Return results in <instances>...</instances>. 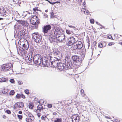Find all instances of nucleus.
Masks as SVG:
<instances>
[{
	"label": "nucleus",
	"mask_w": 122,
	"mask_h": 122,
	"mask_svg": "<svg viewBox=\"0 0 122 122\" xmlns=\"http://www.w3.org/2000/svg\"><path fill=\"white\" fill-rule=\"evenodd\" d=\"M18 44L20 46H22V48L24 50L28 49L29 48V44L26 39H20L18 41Z\"/></svg>",
	"instance_id": "1"
},
{
	"label": "nucleus",
	"mask_w": 122,
	"mask_h": 122,
	"mask_svg": "<svg viewBox=\"0 0 122 122\" xmlns=\"http://www.w3.org/2000/svg\"><path fill=\"white\" fill-rule=\"evenodd\" d=\"M41 36L38 32L34 33L32 34V38L37 43H39L41 41Z\"/></svg>",
	"instance_id": "2"
},
{
	"label": "nucleus",
	"mask_w": 122,
	"mask_h": 122,
	"mask_svg": "<svg viewBox=\"0 0 122 122\" xmlns=\"http://www.w3.org/2000/svg\"><path fill=\"white\" fill-rule=\"evenodd\" d=\"M51 55V54H49L47 56V59L50 60L51 66L52 67L56 68L58 66V61L57 60H54Z\"/></svg>",
	"instance_id": "3"
},
{
	"label": "nucleus",
	"mask_w": 122,
	"mask_h": 122,
	"mask_svg": "<svg viewBox=\"0 0 122 122\" xmlns=\"http://www.w3.org/2000/svg\"><path fill=\"white\" fill-rule=\"evenodd\" d=\"M54 28L55 30L54 35H53L54 39H55V37L63 33V31L60 28L55 26L54 27Z\"/></svg>",
	"instance_id": "4"
},
{
	"label": "nucleus",
	"mask_w": 122,
	"mask_h": 122,
	"mask_svg": "<svg viewBox=\"0 0 122 122\" xmlns=\"http://www.w3.org/2000/svg\"><path fill=\"white\" fill-rule=\"evenodd\" d=\"M33 61L36 64L38 65L41 64L42 61V59L40 55H36L33 57Z\"/></svg>",
	"instance_id": "5"
},
{
	"label": "nucleus",
	"mask_w": 122,
	"mask_h": 122,
	"mask_svg": "<svg viewBox=\"0 0 122 122\" xmlns=\"http://www.w3.org/2000/svg\"><path fill=\"white\" fill-rule=\"evenodd\" d=\"M12 66L11 63H8L3 64L2 66L1 67L3 70L4 71L6 72L11 70Z\"/></svg>",
	"instance_id": "6"
},
{
	"label": "nucleus",
	"mask_w": 122,
	"mask_h": 122,
	"mask_svg": "<svg viewBox=\"0 0 122 122\" xmlns=\"http://www.w3.org/2000/svg\"><path fill=\"white\" fill-rule=\"evenodd\" d=\"M72 59L73 63L76 66H78L80 64V62L79 61V58L77 56H74L72 57Z\"/></svg>",
	"instance_id": "7"
},
{
	"label": "nucleus",
	"mask_w": 122,
	"mask_h": 122,
	"mask_svg": "<svg viewBox=\"0 0 122 122\" xmlns=\"http://www.w3.org/2000/svg\"><path fill=\"white\" fill-rule=\"evenodd\" d=\"M80 120V117L77 114L73 115L70 118V121L71 122H79Z\"/></svg>",
	"instance_id": "8"
},
{
	"label": "nucleus",
	"mask_w": 122,
	"mask_h": 122,
	"mask_svg": "<svg viewBox=\"0 0 122 122\" xmlns=\"http://www.w3.org/2000/svg\"><path fill=\"white\" fill-rule=\"evenodd\" d=\"M70 56H66L65 57V59L66 62V61H67L66 63V69H70L72 68V62L70 60H68V59L70 58Z\"/></svg>",
	"instance_id": "9"
},
{
	"label": "nucleus",
	"mask_w": 122,
	"mask_h": 122,
	"mask_svg": "<svg viewBox=\"0 0 122 122\" xmlns=\"http://www.w3.org/2000/svg\"><path fill=\"white\" fill-rule=\"evenodd\" d=\"M51 27L49 25H44L42 28V32L45 34L47 33L50 31Z\"/></svg>",
	"instance_id": "10"
},
{
	"label": "nucleus",
	"mask_w": 122,
	"mask_h": 122,
	"mask_svg": "<svg viewBox=\"0 0 122 122\" xmlns=\"http://www.w3.org/2000/svg\"><path fill=\"white\" fill-rule=\"evenodd\" d=\"M59 41L63 42L65 41V36L63 33L55 38Z\"/></svg>",
	"instance_id": "11"
},
{
	"label": "nucleus",
	"mask_w": 122,
	"mask_h": 122,
	"mask_svg": "<svg viewBox=\"0 0 122 122\" xmlns=\"http://www.w3.org/2000/svg\"><path fill=\"white\" fill-rule=\"evenodd\" d=\"M75 39L73 37H71L68 38L67 40V44L68 46H71L75 42Z\"/></svg>",
	"instance_id": "12"
},
{
	"label": "nucleus",
	"mask_w": 122,
	"mask_h": 122,
	"mask_svg": "<svg viewBox=\"0 0 122 122\" xmlns=\"http://www.w3.org/2000/svg\"><path fill=\"white\" fill-rule=\"evenodd\" d=\"M24 106V103L22 102H18L15 103L14 106V108L18 109L20 108L23 107Z\"/></svg>",
	"instance_id": "13"
},
{
	"label": "nucleus",
	"mask_w": 122,
	"mask_h": 122,
	"mask_svg": "<svg viewBox=\"0 0 122 122\" xmlns=\"http://www.w3.org/2000/svg\"><path fill=\"white\" fill-rule=\"evenodd\" d=\"M40 22V20L36 15H34L31 18V23H37L38 22Z\"/></svg>",
	"instance_id": "14"
},
{
	"label": "nucleus",
	"mask_w": 122,
	"mask_h": 122,
	"mask_svg": "<svg viewBox=\"0 0 122 122\" xmlns=\"http://www.w3.org/2000/svg\"><path fill=\"white\" fill-rule=\"evenodd\" d=\"M57 67L61 71L64 69L67 70L66 64L62 63L59 62L58 64Z\"/></svg>",
	"instance_id": "15"
},
{
	"label": "nucleus",
	"mask_w": 122,
	"mask_h": 122,
	"mask_svg": "<svg viewBox=\"0 0 122 122\" xmlns=\"http://www.w3.org/2000/svg\"><path fill=\"white\" fill-rule=\"evenodd\" d=\"M55 56H56V60L61 61L62 58V55L61 54L59 51L55 52L54 53Z\"/></svg>",
	"instance_id": "16"
},
{
	"label": "nucleus",
	"mask_w": 122,
	"mask_h": 122,
	"mask_svg": "<svg viewBox=\"0 0 122 122\" xmlns=\"http://www.w3.org/2000/svg\"><path fill=\"white\" fill-rule=\"evenodd\" d=\"M35 118L31 114L28 115V117L26 118V121L27 122H33Z\"/></svg>",
	"instance_id": "17"
},
{
	"label": "nucleus",
	"mask_w": 122,
	"mask_h": 122,
	"mask_svg": "<svg viewBox=\"0 0 122 122\" xmlns=\"http://www.w3.org/2000/svg\"><path fill=\"white\" fill-rule=\"evenodd\" d=\"M6 11L4 8L3 6L0 7V15L4 16L6 14Z\"/></svg>",
	"instance_id": "18"
},
{
	"label": "nucleus",
	"mask_w": 122,
	"mask_h": 122,
	"mask_svg": "<svg viewBox=\"0 0 122 122\" xmlns=\"http://www.w3.org/2000/svg\"><path fill=\"white\" fill-rule=\"evenodd\" d=\"M17 21L19 24H21L24 26L27 27L29 25L27 21L24 20H18Z\"/></svg>",
	"instance_id": "19"
},
{
	"label": "nucleus",
	"mask_w": 122,
	"mask_h": 122,
	"mask_svg": "<svg viewBox=\"0 0 122 122\" xmlns=\"http://www.w3.org/2000/svg\"><path fill=\"white\" fill-rule=\"evenodd\" d=\"M40 23V22H38L37 23H31V28L32 29H37Z\"/></svg>",
	"instance_id": "20"
},
{
	"label": "nucleus",
	"mask_w": 122,
	"mask_h": 122,
	"mask_svg": "<svg viewBox=\"0 0 122 122\" xmlns=\"http://www.w3.org/2000/svg\"><path fill=\"white\" fill-rule=\"evenodd\" d=\"M76 45L77 46L78 49H81L83 46L82 42L81 41L77 42L76 43Z\"/></svg>",
	"instance_id": "21"
},
{
	"label": "nucleus",
	"mask_w": 122,
	"mask_h": 122,
	"mask_svg": "<svg viewBox=\"0 0 122 122\" xmlns=\"http://www.w3.org/2000/svg\"><path fill=\"white\" fill-rule=\"evenodd\" d=\"M42 109H43V107L41 105H39L37 107V109L36 110V112H40Z\"/></svg>",
	"instance_id": "22"
},
{
	"label": "nucleus",
	"mask_w": 122,
	"mask_h": 122,
	"mask_svg": "<svg viewBox=\"0 0 122 122\" xmlns=\"http://www.w3.org/2000/svg\"><path fill=\"white\" fill-rule=\"evenodd\" d=\"M20 39H25V32L23 31L21 32L20 34Z\"/></svg>",
	"instance_id": "23"
},
{
	"label": "nucleus",
	"mask_w": 122,
	"mask_h": 122,
	"mask_svg": "<svg viewBox=\"0 0 122 122\" xmlns=\"http://www.w3.org/2000/svg\"><path fill=\"white\" fill-rule=\"evenodd\" d=\"M50 63V61H48V60L46 63V64L44 61H42V64L43 65L45 66L48 67L51 65Z\"/></svg>",
	"instance_id": "24"
},
{
	"label": "nucleus",
	"mask_w": 122,
	"mask_h": 122,
	"mask_svg": "<svg viewBox=\"0 0 122 122\" xmlns=\"http://www.w3.org/2000/svg\"><path fill=\"white\" fill-rule=\"evenodd\" d=\"M8 81L7 79L4 77L0 78V82H4L7 81Z\"/></svg>",
	"instance_id": "25"
},
{
	"label": "nucleus",
	"mask_w": 122,
	"mask_h": 122,
	"mask_svg": "<svg viewBox=\"0 0 122 122\" xmlns=\"http://www.w3.org/2000/svg\"><path fill=\"white\" fill-rule=\"evenodd\" d=\"M29 107L30 109H32L34 107L33 104V103L30 102L29 104Z\"/></svg>",
	"instance_id": "26"
},
{
	"label": "nucleus",
	"mask_w": 122,
	"mask_h": 122,
	"mask_svg": "<svg viewBox=\"0 0 122 122\" xmlns=\"http://www.w3.org/2000/svg\"><path fill=\"white\" fill-rule=\"evenodd\" d=\"M62 119L61 118H57L54 121V122H62Z\"/></svg>",
	"instance_id": "27"
},
{
	"label": "nucleus",
	"mask_w": 122,
	"mask_h": 122,
	"mask_svg": "<svg viewBox=\"0 0 122 122\" xmlns=\"http://www.w3.org/2000/svg\"><path fill=\"white\" fill-rule=\"evenodd\" d=\"M30 56L29 55V57L28 58V59L29 61H30V62H31V61H32V52H30Z\"/></svg>",
	"instance_id": "28"
},
{
	"label": "nucleus",
	"mask_w": 122,
	"mask_h": 122,
	"mask_svg": "<svg viewBox=\"0 0 122 122\" xmlns=\"http://www.w3.org/2000/svg\"><path fill=\"white\" fill-rule=\"evenodd\" d=\"M44 100L43 99H41L40 100L38 101H37V102L41 104H43L44 103Z\"/></svg>",
	"instance_id": "29"
},
{
	"label": "nucleus",
	"mask_w": 122,
	"mask_h": 122,
	"mask_svg": "<svg viewBox=\"0 0 122 122\" xmlns=\"http://www.w3.org/2000/svg\"><path fill=\"white\" fill-rule=\"evenodd\" d=\"M80 93L82 97H83L85 96V94L84 90L83 89H81L80 90Z\"/></svg>",
	"instance_id": "30"
},
{
	"label": "nucleus",
	"mask_w": 122,
	"mask_h": 122,
	"mask_svg": "<svg viewBox=\"0 0 122 122\" xmlns=\"http://www.w3.org/2000/svg\"><path fill=\"white\" fill-rule=\"evenodd\" d=\"M98 47L100 48H102L103 47V43L101 42H100L99 43L98 46Z\"/></svg>",
	"instance_id": "31"
},
{
	"label": "nucleus",
	"mask_w": 122,
	"mask_h": 122,
	"mask_svg": "<svg viewBox=\"0 0 122 122\" xmlns=\"http://www.w3.org/2000/svg\"><path fill=\"white\" fill-rule=\"evenodd\" d=\"M15 93V92L14 90H12L10 91L9 93L10 95H13Z\"/></svg>",
	"instance_id": "32"
},
{
	"label": "nucleus",
	"mask_w": 122,
	"mask_h": 122,
	"mask_svg": "<svg viewBox=\"0 0 122 122\" xmlns=\"http://www.w3.org/2000/svg\"><path fill=\"white\" fill-rule=\"evenodd\" d=\"M5 112L9 114H10L11 113V111L10 110L8 109H7L6 110H5Z\"/></svg>",
	"instance_id": "33"
},
{
	"label": "nucleus",
	"mask_w": 122,
	"mask_h": 122,
	"mask_svg": "<svg viewBox=\"0 0 122 122\" xmlns=\"http://www.w3.org/2000/svg\"><path fill=\"white\" fill-rule=\"evenodd\" d=\"M66 33L68 35H70L71 34L72 31L66 29Z\"/></svg>",
	"instance_id": "34"
},
{
	"label": "nucleus",
	"mask_w": 122,
	"mask_h": 122,
	"mask_svg": "<svg viewBox=\"0 0 122 122\" xmlns=\"http://www.w3.org/2000/svg\"><path fill=\"white\" fill-rule=\"evenodd\" d=\"M72 49L74 50H76L77 49H78L77 46L76 44L73 46H72Z\"/></svg>",
	"instance_id": "35"
},
{
	"label": "nucleus",
	"mask_w": 122,
	"mask_h": 122,
	"mask_svg": "<svg viewBox=\"0 0 122 122\" xmlns=\"http://www.w3.org/2000/svg\"><path fill=\"white\" fill-rule=\"evenodd\" d=\"M24 92L27 95H29L30 94L29 90V89H26L24 90Z\"/></svg>",
	"instance_id": "36"
},
{
	"label": "nucleus",
	"mask_w": 122,
	"mask_h": 122,
	"mask_svg": "<svg viewBox=\"0 0 122 122\" xmlns=\"http://www.w3.org/2000/svg\"><path fill=\"white\" fill-rule=\"evenodd\" d=\"M85 52L84 51H83L81 52L80 54L81 56L82 57H84L85 55Z\"/></svg>",
	"instance_id": "37"
},
{
	"label": "nucleus",
	"mask_w": 122,
	"mask_h": 122,
	"mask_svg": "<svg viewBox=\"0 0 122 122\" xmlns=\"http://www.w3.org/2000/svg\"><path fill=\"white\" fill-rule=\"evenodd\" d=\"M107 38H108L109 39H110L113 40H116V39L115 38H114V39H113L111 35H110L109 36H108L107 37Z\"/></svg>",
	"instance_id": "38"
},
{
	"label": "nucleus",
	"mask_w": 122,
	"mask_h": 122,
	"mask_svg": "<svg viewBox=\"0 0 122 122\" xmlns=\"http://www.w3.org/2000/svg\"><path fill=\"white\" fill-rule=\"evenodd\" d=\"M16 97L17 99H20L21 97V94H17L16 96Z\"/></svg>",
	"instance_id": "39"
},
{
	"label": "nucleus",
	"mask_w": 122,
	"mask_h": 122,
	"mask_svg": "<svg viewBox=\"0 0 122 122\" xmlns=\"http://www.w3.org/2000/svg\"><path fill=\"white\" fill-rule=\"evenodd\" d=\"M4 91L3 92L4 93H6L8 92V90L6 88H4L3 89Z\"/></svg>",
	"instance_id": "40"
},
{
	"label": "nucleus",
	"mask_w": 122,
	"mask_h": 122,
	"mask_svg": "<svg viewBox=\"0 0 122 122\" xmlns=\"http://www.w3.org/2000/svg\"><path fill=\"white\" fill-rule=\"evenodd\" d=\"M90 22L92 24H94V20L92 19H91L90 20Z\"/></svg>",
	"instance_id": "41"
},
{
	"label": "nucleus",
	"mask_w": 122,
	"mask_h": 122,
	"mask_svg": "<svg viewBox=\"0 0 122 122\" xmlns=\"http://www.w3.org/2000/svg\"><path fill=\"white\" fill-rule=\"evenodd\" d=\"M52 107V105L51 104H50L47 105V107L49 108H51Z\"/></svg>",
	"instance_id": "42"
},
{
	"label": "nucleus",
	"mask_w": 122,
	"mask_h": 122,
	"mask_svg": "<svg viewBox=\"0 0 122 122\" xmlns=\"http://www.w3.org/2000/svg\"><path fill=\"white\" fill-rule=\"evenodd\" d=\"M10 81L12 83H14L15 81L13 79H11L10 80Z\"/></svg>",
	"instance_id": "43"
},
{
	"label": "nucleus",
	"mask_w": 122,
	"mask_h": 122,
	"mask_svg": "<svg viewBox=\"0 0 122 122\" xmlns=\"http://www.w3.org/2000/svg\"><path fill=\"white\" fill-rule=\"evenodd\" d=\"M17 117L18 118L20 119H21L23 117L22 116L20 115H18Z\"/></svg>",
	"instance_id": "44"
},
{
	"label": "nucleus",
	"mask_w": 122,
	"mask_h": 122,
	"mask_svg": "<svg viewBox=\"0 0 122 122\" xmlns=\"http://www.w3.org/2000/svg\"><path fill=\"white\" fill-rule=\"evenodd\" d=\"M60 2L59 1H57L56 2H51V5H54L56 3H60Z\"/></svg>",
	"instance_id": "45"
},
{
	"label": "nucleus",
	"mask_w": 122,
	"mask_h": 122,
	"mask_svg": "<svg viewBox=\"0 0 122 122\" xmlns=\"http://www.w3.org/2000/svg\"><path fill=\"white\" fill-rule=\"evenodd\" d=\"M36 112L37 113V115L39 117H40L41 115V114L39 112Z\"/></svg>",
	"instance_id": "46"
},
{
	"label": "nucleus",
	"mask_w": 122,
	"mask_h": 122,
	"mask_svg": "<svg viewBox=\"0 0 122 122\" xmlns=\"http://www.w3.org/2000/svg\"><path fill=\"white\" fill-rule=\"evenodd\" d=\"M51 15V17H54V12L53 11H52V12H51L50 14Z\"/></svg>",
	"instance_id": "47"
},
{
	"label": "nucleus",
	"mask_w": 122,
	"mask_h": 122,
	"mask_svg": "<svg viewBox=\"0 0 122 122\" xmlns=\"http://www.w3.org/2000/svg\"><path fill=\"white\" fill-rule=\"evenodd\" d=\"M114 43L113 42H110L109 43L108 45L109 46H111L114 45Z\"/></svg>",
	"instance_id": "48"
},
{
	"label": "nucleus",
	"mask_w": 122,
	"mask_h": 122,
	"mask_svg": "<svg viewBox=\"0 0 122 122\" xmlns=\"http://www.w3.org/2000/svg\"><path fill=\"white\" fill-rule=\"evenodd\" d=\"M21 97L23 99H25V96L23 94H21Z\"/></svg>",
	"instance_id": "49"
},
{
	"label": "nucleus",
	"mask_w": 122,
	"mask_h": 122,
	"mask_svg": "<svg viewBox=\"0 0 122 122\" xmlns=\"http://www.w3.org/2000/svg\"><path fill=\"white\" fill-rule=\"evenodd\" d=\"M97 42L96 41H94L93 44V45L94 46H95L96 45Z\"/></svg>",
	"instance_id": "50"
},
{
	"label": "nucleus",
	"mask_w": 122,
	"mask_h": 122,
	"mask_svg": "<svg viewBox=\"0 0 122 122\" xmlns=\"http://www.w3.org/2000/svg\"><path fill=\"white\" fill-rule=\"evenodd\" d=\"M46 116H42L41 117V119L42 120H45V118Z\"/></svg>",
	"instance_id": "51"
},
{
	"label": "nucleus",
	"mask_w": 122,
	"mask_h": 122,
	"mask_svg": "<svg viewBox=\"0 0 122 122\" xmlns=\"http://www.w3.org/2000/svg\"><path fill=\"white\" fill-rule=\"evenodd\" d=\"M33 10L35 11H36V10H38V8L37 7H35L33 9Z\"/></svg>",
	"instance_id": "52"
},
{
	"label": "nucleus",
	"mask_w": 122,
	"mask_h": 122,
	"mask_svg": "<svg viewBox=\"0 0 122 122\" xmlns=\"http://www.w3.org/2000/svg\"><path fill=\"white\" fill-rule=\"evenodd\" d=\"M115 122H120L119 119H116L115 120Z\"/></svg>",
	"instance_id": "53"
},
{
	"label": "nucleus",
	"mask_w": 122,
	"mask_h": 122,
	"mask_svg": "<svg viewBox=\"0 0 122 122\" xmlns=\"http://www.w3.org/2000/svg\"><path fill=\"white\" fill-rule=\"evenodd\" d=\"M86 10L85 9H84L83 8H82V10H81V11H83L84 14H85V11Z\"/></svg>",
	"instance_id": "54"
},
{
	"label": "nucleus",
	"mask_w": 122,
	"mask_h": 122,
	"mask_svg": "<svg viewBox=\"0 0 122 122\" xmlns=\"http://www.w3.org/2000/svg\"><path fill=\"white\" fill-rule=\"evenodd\" d=\"M105 117L107 119H110L111 117L109 116H105Z\"/></svg>",
	"instance_id": "55"
},
{
	"label": "nucleus",
	"mask_w": 122,
	"mask_h": 122,
	"mask_svg": "<svg viewBox=\"0 0 122 122\" xmlns=\"http://www.w3.org/2000/svg\"><path fill=\"white\" fill-rule=\"evenodd\" d=\"M2 117L3 118L5 119L6 118V117L5 115H4Z\"/></svg>",
	"instance_id": "56"
},
{
	"label": "nucleus",
	"mask_w": 122,
	"mask_h": 122,
	"mask_svg": "<svg viewBox=\"0 0 122 122\" xmlns=\"http://www.w3.org/2000/svg\"><path fill=\"white\" fill-rule=\"evenodd\" d=\"M53 114L54 115H56L57 114L56 112H54L53 113Z\"/></svg>",
	"instance_id": "57"
},
{
	"label": "nucleus",
	"mask_w": 122,
	"mask_h": 122,
	"mask_svg": "<svg viewBox=\"0 0 122 122\" xmlns=\"http://www.w3.org/2000/svg\"><path fill=\"white\" fill-rule=\"evenodd\" d=\"M48 60H45V61H43L42 60V61H44L45 62V63H46H46H47V62Z\"/></svg>",
	"instance_id": "58"
},
{
	"label": "nucleus",
	"mask_w": 122,
	"mask_h": 122,
	"mask_svg": "<svg viewBox=\"0 0 122 122\" xmlns=\"http://www.w3.org/2000/svg\"><path fill=\"white\" fill-rule=\"evenodd\" d=\"M22 113V112L21 111H19L18 112V113L19 114H21Z\"/></svg>",
	"instance_id": "59"
},
{
	"label": "nucleus",
	"mask_w": 122,
	"mask_h": 122,
	"mask_svg": "<svg viewBox=\"0 0 122 122\" xmlns=\"http://www.w3.org/2000/svg\"><path fill=\"white\" fill-rule=\"evenodd\" d=\"M45 0L47 1L48 2L50 3V4H51V2L49 1V0Z\"/></svg>",
	"instance_id": "60"
},
{
	"label": "nucleus",
	"mask_w": 122,
	"mask_h": 122,
	"mask_svg": "<svg viewBox=\"0 0 122 122\" xmlns=\"http://www.w3.org/2000/svg\"><path fill=\"white\" fill-rule=\"evenodd\" d=\"M69 26L70 28H73L74 27L73 26L71 25H69Z\"/></svg>",
	"instance_id": "61"
},
{
	"label": "nucleus",
	"mask_w": 122,
	"mask_h": 122,
	"mask_svg": "<svg viewBox=\"0 0 122 122\" xmlns=\"http://www.w3.org/2000/svg\"><path fill=\"white\" fill-rule=\"evenodd\" d=\"M86 13H87V14H86L87 15L89 13V11L88 10L87 11H86Z\"/></svg>",
	"instance_id": "62"
},
{
	"label": "nucleus",
	"mask_w": 122,
	"mask_h": 122,
	"mask_svg": "<svg viewBox=\"0 0 122 122\" xmlns=\"http://www.w3.org/2000/svg\"><path fill=\"white\" fill-rule=\"evenodd\" d=\"M119 44L121 45H122V42H120Z\"/></svg>",
	"instance_id": "63"
},
{
	"label": "nucleus",
	"mask_w": 122,
	"mask_h": 122,
	"mask_svg": "<svg viewBox=\"0 0 122 122\" xmlns=\"http://www.w3.org/2000/svg\"><path fill=\"white\" fill-rule=\"evenodd\" d=\"M48 10H45V12H48Z\"/></svg>",
	"instance_id": "64"
}]
</instances>
